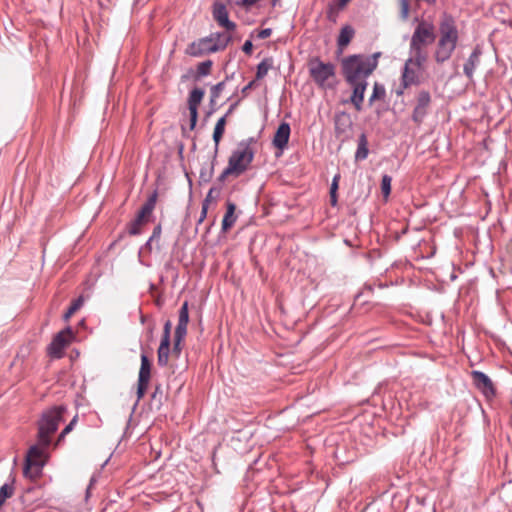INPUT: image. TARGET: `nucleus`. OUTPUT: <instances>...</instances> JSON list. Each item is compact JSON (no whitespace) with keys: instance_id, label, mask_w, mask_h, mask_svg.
Returning a JSON list of instances; mask_svg holds the SVG:
<instances>
[{"instance_id":"nucleus-41","label":"nucleus","mask_w":512,"mask_h":512,"mask_svg":"<svg viewBox=\"0 0 512 512\" xmlns=\"http://www.w3.org/2000/svg\"><path fill=\"white\" fill-rule=\"evenodd\" d=\"M149 382L138 380L137 386V398L138 400L142 399L146 393Z\"/></svg>"},{"instance_id":"nucleus-33","label":"nucleus","mask_w":512,"mask_h":512,"mask_svg":"<svg viewBox=\"0 0 512 512\" xmlns=\"http://www.w3.org/2000/svg\"><path fill=\"white\" fill-rule=\"evenodd\" d=\"M210 37L213 38L214 44L223 45V43H226V47L232 40V36L226 32L211 33Z\"/></svg>"},{"instance_id":"nucleus-47","label":"nucleus","mask_w":512,"mask_h":512,"mask_svg":"<svg viewBox=\"0 0 512 512\" xmlns=\"http://www.w3.org/2000/svg\"><path fill=\"white\" fill-rule=\"evenodd\" d=\"M252 50H253V43L251 40H246L242 46V51L245 53V54H251L252 53Z\"/></svg>"},{"instance_id":"nucleus-26","label":"nucleus","mask_w":512,"mask_h":512,"mask_svg":"<svg viewBox=\"0 0 512 512\" xmlns=\"http://www.w3.org/2000/svg\"><path fill=\"white\" fill-rule=\"evenodd\" d=\"M354 36V29L351 26H345L341 29L338 37V46L340 48L346 47Z\"/></svg>"},{"instance_id":"nucleus-32","label":"nucleus","mask_w":512,"mask_h":512,"mask_svg":"<svg viewBox=\"0 0 512 512\" xmlns=\"http://www.w3.org/2000/svg\"><path fill=\"white\" fill-rule=\"evenodd\" d=\"M272 66V60L265 58L257 65L256 80L264 78Z\"/></svg>"},{"instance_id":"nucleus-60","label":"nucleus","mask_w":512,"mask_h":512,"mask_svg":"<svg viewBox=\"0 0 512 512\" xmlns=\"http://www.w3.org/2000/svg\"><path fill=\"white\" fill-rule=\"evenodd\" d=\"M279 0H271L272 5L275 6Z\"/></svg>"},{"instance_id":"nucleus-50","label":"nucleus","mask_w":512,"mask_h":512,"mask_svg":"<svg viewBox=\"0 0 512 512\" xmlns=\"http://www.w3.org/2000/svg\"><path fill=\"white\" fill-rule=\"evenodd\" d=\"M208 209L209 208H207L206 205H202L201 213H200L199 219L197 221V225L201 224L205 220V218L207 217Z\"/></svg>"},{"instance_id":"nucleus-44","label":"nucleus","mask_w":512,"mask_h":512,"mask_svg":"<svg viewBox=\"0 0 512 512\" xmlns=\"http://www.w3.org/2000/svg\"><path fill=\"white\" fill-rule=\"evenodd\" d=\"M254 33H256V37L258 39H266V38L271 36L272 29L271 28H265V29H262V30H255L251 34L252 37L254 36Z\"/></svg>"},{"instance_id":"nucleus-37","label":"nucleus","mask_w":512,"mask_h":512,"mask_svg":"<svg viewBox=\"0 0 512 512\" xmlns=\"http://www.w3.org/2000/svg\"><path fill=\"white\" fill-rule=\"evenodd\" d=\"M229 176H233V177L237 178L236 177V172L229 165H227V167L217 177L215 184L221 185V188H222L226 178L229 177Z\"/></svg>"},{"instance_id":"nucleus-4","label":"nucleus","mask_w":512,"mask_h":512,"mask_svg":"<svg viewBox=\"0 0 512 512\" xmlns=\"http://www.w3.org/2000/svg\"><path fill=\"white\" fill-rule=\"evenodd\" d=\"M64 406H55L43 412L38 422V444L42 447H49L51 436L57 431L60 422L63 420Z\"/></svg>"},{"instance_id":"nucleus-1","label":"nucleus","mask_w":512,"mask_h":512,"mask_svg":"<svg viewBox=\"0 0 512 512\" xmlns=\"http://www.w3.org/2000/svg\"><path fill=\"white\" fill-rule=\"evenodd\" d=\"M189 323V306L188 301H184L179 309L178 323L176 325L173 337V349L170 351L172 323L166 320L163 326V333L159 345L157 346L154 337L155 323L149 322L146 331L141 338V352H182L184 346L182 342L187 335V326Z\"/></svg>"},{"instance_id":"nucleus-23","label":"nucleus","mask_w":512,"mask_h":512,"mask_svg":"<svg viewBox=\"0 0 512 512\" xmlns=\"http://www.w3.org/2000/svg\"><path fill=\"white\" fill-rule=\"evenodd\" d=\"M151 378V361L147 354H141V366L138 380L149 382Z\"/></svg>"},{"instance_id":"nucleus-30","label":"nucleus","mask_w":512,"mask_h":512,"mask_svg":"<svg viewBox=\"0 0 512 512\" xmlns=\"http://www.w3.org/2000/svg\"><path fill=\"white\" fill-rule=\"evenodd\" d=\"M213 61L208 59L198 64L195 75V80H199L202 77L208 76L211 73Z\"/></svg>"},{"instance_id":"nucleus-14","label":"nucleus","mask_w":512,"mask_h":512,"mask_svg":"<svg viewBox=\"0 0 512 512\" xmlns=\"http://www.w3.org/2000/svg\"><path fill=\"white\" fill-rule=\"evenodd\" d=\"M212 15L219 26L225 28L227 32L234 31L236 29L235 22L229 19L225 4L221 2H215L212 6Z\"/></svg>"},{"instance_id":"nucleus-40","label":"nucleus","mask_w":512,"mask_h":512,"mask_svg":"<svg viewBox=\"0 0 512 512\" xmlns=\"http://www.w3.org/2000/svg\"><path fill=\"white\" fill-rule=\"evenodd\" d=\"M398 3L400 8V16L403 20H406L409 17L410 2L409 0H398Z\"/></svg>"},{"instance_id":"nucleus-38","label":"nucleus","mask_w":512,"mask_h":512,"mask_svg":"<svg viewBox=\"0 0 512 512\" xmlns=\"http://www.w3.org/2000/svg\"><path fill=\"white\" fill-rule=\"evenodd\" d=\"M273 512H287L285 497L279 495L273 499Z\"/></svg>"},{"instance_id":"nucleus-2","label":"nucleus","mask_w":512,"mask_h":512,"mask_svg":"<svg viewBox=\"0 0 512 512\" xmlns=\"http://www.w3.org/2000/svg\"><path fill=\"white\" fill-rule=\"evenodd\" d=\"M379 53L371 56L352 55L342 60V70L346 82L367 80L378 65Z\"/></svg>"},{"instance_id":"nucleus-31","label":"nucleus","mask_w":512,"mask_h":512,"mask_svg":"<svg viewBox=\"0 0 512 512\" xmlns=\"http://www.w3.org/2000/svg\"><path fill=\"white\" fill-rule=\"evenodd\" d=\"M84 304V297L83 295L78 296L75 298L67 311L64 314V320H68L77 310H79Z\"/></svg>"},{"instance_id":"nucleus-7","label":"nucleus","mask_w":512,"mask_h":512,"mask_svg":"<svg viewBox=\"0 0 512 512\" xmlns=\"http://www.w3.org/2000/svg\"><path fill=\"white\" fill-rule=\"evenodd\" d=\"M225 48L226 43H223V45L214 44L213 38L208 35L190 43L187 46L185 53L192 57H201L206 54L222 51Z\"/></svg>"},{"instance_id":"nucleus-27","label":"nucleus","mask_w":512,"mask_h":512,"mask_svg":"<svg viewBox=\"0 0 512 512\" xmlns=\"http://www.w3.org/2000/svg\"><path fill=\"white\" fill-rule=\"evenodd\" d=\"M157 197H158V191H157V189H155L153 191V193L147 198V200L142 205V207L139 211L149 217L155 208V205L157 202Z\"/></svg>"},{"instance_id":"nucleus-58","label":"nucleus","mask_w":512,"mask_h":512,"mask_svg":"<svg viewBox=\"0 0 512 512\" xmlns=\"http://www.w3.org/2000/svg\"><path fill=\"white\" fill-rule=\"evenodd\" d=\"M52 359H61L65 354H50Z\"/></svg>"},{"instance_id":"nucleus-20","label":"nucleus","mask_w":512,"mask_h":512,"mask_svg":"<svg viewBox=\"0 0 512 512\" xmlns=\"http://www.w3.org/2000/svg\"><path fill=\"white\" fill-rule=\"evenodd\" d=\"M236 205L233 202H227V209L222 219L221 229L223 232L228 231L236 222V216L234 215Z\"/></svg>"},{"instance_id":"nucleus-24","label":"nucleus","mask_w":512,"mask_h":512,"mask_svg":"<svg viewBox=\"0 0 512 512\" xmlns=\"http://www.w3.org/2000/svg\"><path fill=\"white\" fill-rule=\"evenodd\" d=\"M480 52L474 50L464 65V73L468 78H472L474 70L479 63Z\"/></svg>"},{"instance_id":"nucleus-22","label":"nucleus","mask_w":512,"mask_h":512,"mask_svg":"<svg viewBox=\"0 0 512 512\" xmlns=\"http://www.w3.org/2000/svg\"><path fill=\"white\" fill-rule=\"evenodd\" d=\"M226 116H222L218 119V121L215 124L214 131H213V141L215 144L214 150L218 152L219 143L222 139V136L225 132V125H226Z\"/></svg>"},{"instance_id":"nucleus-53","label":"nucleus","mask_w":512,"mask_h":512,"mask_svg":"<svg viewBox=\"0 0 512 512\" xmlns=\"http://www.w3.org/2000/svg\"><path fill=\"white\" fill-rule=\"evenodd\" d=\"M214 200H216L214 196L210 195V193L208 192L205 199L202 201V205H206V207L209 208V204Z\"/></svg>"},{"instance_id":"nucleus-16","label":"nucleus","mask_w":512,"mask_h":512,"mask_svg":"<svg viewBox=\"0 0 512 512\" xmlns=\"http://www.w3.org/2000/svg\"><path fill=\"white\" fill-rule=\"evenodd\" d=\"M217 154L216 150H214L213 156L210 160L204 162L201 165L200 171H199V185L208 184L214 175V169L217 162Z\"/></svg>"},{"instance_id":"nucleus-17","label":"nucleus","mask_w":512,"mask_h":512,"mask_svg":"<svg viewBox=\"0 0 512 512\" xmlns=\"http://www.w3.org/2000/svg\"><path fill=\"white\" fill-rule=\"evenodd\" d=\"M431 102L429 92L421 91L417 96V105L413 111V120L420 123L426 114V110Z\"/></svg>"},{"instance_id":"nucleus-61","label":"nucleus","mask_w":512,"mask_h":512,"mask_svg":"<svg viewBox=\"0 0 512 512\" xmlns=\"http://www.w3.org/2000/svg\"><path fill=\"white\" fill-rule=\"evenodd\" d=\"M141 322L144 323L145 322V317L142 315L141 316Z\"/></svg>"},{"instance_id":"nucleus-11","label":"nucleus","mask_w":512,"mask_h":512,"mask_svg":"<svg viewBox=\"0 0 512 512\" xmlns=\"http://www.w3.org/2000/svg\"><path fill=\"white\" fill-rule=\"evenodd\" d=\"M424 63L425 62H417V57L414 55L406 61L402 73V82L405 88L418 83L419 70Z\"/></svg>"},{"instance_id":"nucleus-5","label":"nucleus","mask_w":512,"mask_h":512,"mask_svg":"<svg viewBox=\"0 0 512 512\" xmlns=\"http://www.w3.org/2000/svg\"><path fill=\"white\" fill-rule=\"evenodd\" d=\"M255 142L253 137L242 140L237 148L232 151L228 165L236 172V177L242 175L249 167L254 158V150L251 144Z\"/></svg>"},{"instance_id":"nucleus-34","label":"nucleus","mask_w":512,"mask_h":512,"mask_svg":"<svg viewBox=\"0 0 512 512\" xmlns=\"http://www.w3.org/2000/svg\"><path fill=\"white\" fill-rule=\"evenodd\" d=\"M43 447L38 445H33L29 448L26 458L27 462H31V459H42L43 457Z\"/></svg>"},{"instance_id":"nucleus-39","label":"nucleus","mask_w":512,"mask_h":512,"mask_svg":"<svg viewBox=\"0 0 512 512\" xmlns=\"http://www.w3.org/2000/svg\"><path fill=\"white\" fill-rule=\"evenodd\" d=\"M340 176L339 175H336L334 178H333V182L331 184V187H330V202H331V205H336L337 203V195H336V191L338 189V180H339Z\"/></svg>"},{"instance_id":"nucleus-42","label":"nucleus","mask_w":512,"mask_h":512,"mask_svg":"<svg viewBox=\"0 0 512 512\" xmlns=\"http://www.w3.org/2000/svg\"><path fill=\"white\" fill-rule=\"evenodd\" d=\"M385 90L383 87L379 86L377 83L374 85L373 94L370 98V101H374L376 99H380L384 96Z\"/></svg>"},{"instance_id":"nucleus-25","label":"nucleus","mask_w":512,"mask_h":512,"mask_svg":"<svg viewBox=\"0 0 512 512\" xmlns=\"http://www.w3.org/2000/svg\"><path fill=\"white\" fill-rule=\"evenodd\" d=\"M369 153L368 140L364 133H362L358 139V147L355 153V159L357 161L364 160L367 158Z\"/></svg>"},{"instance_id":"nucleus-6","label":"nucleus","mask_w":512,"mask_h":512,"mask_svg":"<svg viewBox=\"0 0 512 512\" xmlns=\"http://www.w3.org/2000/svg\"><path fill=\"white\" fill-rule=\"evenodd\" d=\"M309 72L313 80L321 87H331L335 80V65L319 59L310 60Z\"/></svg>"},{"instance_id":"nucleus-52","label":"nucleus","mask_w":512,"mask_h":512,"mask_svg":"<svg viewBox=\"0 0 512 512\" xmlns=\"http://www.w3.org/2000/svg\"><path fill=\"white\" fill-rule=\"evenodd\" d=\"M170 355L171 354H158V363L160 365H166Z\"/></svg>"},{"instance_id":"nucleus-21","label":"nucleus","mask_w":512,"mask_h":512,"mask_svg":"<svg viewBox=\"0 0 512 512\" xmlns=\"http://www.w3.org/2000/svg\"><path fill=\"white\" fill-rule=\"evenodd\" d=\"M148 216L138 211L134 220L127 224V232L131 236H137L141 234V225L148 221Z\"/></svg>"},{"instance_id":"nucleus-8","label":"nucleus","mask_w":512,"mask_h":512,"mask_svg":"<svg viewBox=\"0 0 512 512\" xmlns=\"http://www.w3.org/2000/svg\"><path fill=\"white\" fill-rule=\"evenodd\" d=\"M458 39L459 34L454 18L444 13L439 22V40L457 45Z\"/></svg>"},{"instance_id":"nucleus-59","label":"nucleus","mask_w":512,"mask_h":512,"mask_svg":"<svg viewBox=\"0 0 512 512\" xmlns=\"http://www.w3.org/2000/svg\"><path fill=\"white\" fill-rule=\"evenodd\" d=\"M235 73H231L229 75H226L225 79L226 83L234 78Z\"/></svg>"},{"instance_id":"nucleus-48","label":"nucleus","mask_w":512,"mask_h":512,"mask_svg":"<svg viewBox=\"0 0 512 512\" xmlns=\"http://www.w3.org/2000/svg\"><path fill=\"white\" fill-rule=\"evenodd\" d=\"M256 79L254 80H251L247 85H245L242 89H241V93L243 95V97L246 96V94L248 93L249 90H251L255 84H256Z\"/></svg>"},{"instance_id":"nucleus-54","label":"nucleus","mask_w":512,"mask_h":512,"mask_svg":"<svg viewBox=\"0 0 512 512\" xmlns=\"http://www.w3.org/2000/svg\"><path fill=\"white\" fill-rule=\"evenodd\" d=\"M342 119H345V120L349 121L348 117H346V116H343V117H337V118H336V121H335L336 131H337V132H340V126H339V125H340V121H341Z\"/></svg>"},{"instance_id":"nucleus-45","label":"nucleus","mask_w":512,"mask_h":512,"mask_svg":"<svg viewBox=\"0 0 512 512\" xmlns=\"http://www.w3.org/2000/svg\"><path fill=\"white\" fill-rule=\"evenodd\" d=\"M161 232H162V227L160 224L156 225L154 228H153V232H152V235L150 236V241H154V240H158L161 236Z\"/></svg>"},{"instance_id":"nucleus-13","label":"nucleus","mask_w":512,"mask_h":512,"mask_svg":"<svg viewBox=\"0 0 512 512\" xmlns=\"http://www.w3.org/2000/svg\"><path fill=\"white\" fill-rule=\"evenodd\" d=\"M287 118L288 114L285 113L283 116V121L279 125L272 140L273 146L277 149V151L275 152V156L277 158L283 155L284 148L288 144V122L286 121Z\"/></svg>"},{"instance_id":"nucleus-9","label":"nucleus","mask_w":512,"mask_h":512,"mask_svg":"<svg viewBox=\"0 0 512 512\" xmlns=\"http://www.w3.org/2000/svg\"><path fill=\"white\" fill-rule=\"evenodd\" d=\"M205 90L201 87H194L190 92L187 99L189 110V129L194 130L198 121V107L203 101Z\"/></svg>"},{"instance_id":"nucleus-18","label":"nucleus","mask_w":512,"mask_h":512,"mask_svg":"<svg viewBox=\"0 0 512 512\" xmlns=\"http://www.w3.org/2000/svg\"><path fill=\"white\" fill-rule=\"evenodd\" d=\"M44 465L45 461L42 459H31V462H27V458H25L23 475L31 480H36L42 475Z\"/></svg>"},{"instance_id":"nucleus-10","label":"nucleus","mask_w":512,"mask_h":512,"mask_svg":"<svg viewBox=\"0 0 512 512\" xmlns=\"http://www.w3.org/2000/svg\"><path fill=\"white\" fill-rule=\"evenodd\" d=\"M471 377L474 386L484 395L486 399H492L496 396V389L492 380L483 372L473 370Z\"/></svg>"},{"instance_id":"nucleus-55","label":"nucleus","mask_w":512,"mask_h":512,"mask_svg":"<svg viewBox=\"0 0 512 512\" xmlns=\"http://www.w3.org/2000/svg\"><path fill=\"white\" fill-rule=\"evenodd\" d=\"M160 394L162 395V389H161V386L160 385H157L155 387V390L154 392L152 393V399H155L157 397V395Z\"/></svg>"},{"instance_id":"nucleus-36","label":"nucleus","mask_w":512,"mask_h":512,"mask_svg":"<svg viewBox=\"0 0 512 512\" xmlns=\"http://www.w3.org/2000/svg\"><path fill=\"white\" fill-rule=\"evenodd\" d=\"M392 178L389 175H384L381 180V192L385 200L388 199L391 193Z\"/></svg>"},{"instance_id":"nucleus-43","label":"nucleus","mask_w":512,"mask_h":512,"mask_svg":"<svg viewBox=\"0 0 512 512\" xmlns=\"http://www.w3.org/2000/svg\"><path fill=\"white\" fill-rule=\"evenodd\" d=\"M76 417H74L70 423L68 425L65 426V428L61 431L59 437H58V442H60L61 440H63L65 438V436L70 432L72 431L75 423H76Z\"/></svg>"},{"instance_id":"nucleus-15","label":"nucleus","mask_w":512,"mask_h":512,"mask_svg":"<svg viewBox=\"0 0 512 512\" xmlns=\"http://www.w3.org/2000/svg\"><path fill=\"white\" fill-rule=\"evenodd\" d=\"M352 89V95L350 102L354 105L357 111L362 109V103L364 100V92L367 88V80L347 82Z\"/></svg>"},{"instance_id":"nucleus-49","label":"nucleus","mask_w":512,"mask_h":512,"mask_svg":"<svg viewBox=\"0 0 512 512\" xmlns=\"http://www.w3.org/2000/svg\"><path fill=\"white\" fill-rule=\"evenodd\" d=\"M152 242L153 241H150V237H149L148 240L145 242V244L143 246H141V248L139 250V256L144 251H147L149 253L152 251Z\"/></svg>"},{"instance_id":"nucleus-57","label":"nucleus","mask_w":512,"mask_h":512,"mask_svg":"<svg viewBox=\"0 0 512 512\" xmlns=\"http://www.w3.org/2000/svg\"><path fill=\"white\" fill-rule=\"evenodd\" d=\"M94 483H95V479L92 477V478H91V480H90L89 486L87 487V490H86V497H88V496H89V494H90V489H91V487L94 485Z\"/></svg>"},{"instance_id":"nucleus-3","label":"nucleus","mask_w":512,"mask_h":512,"mask_svg":"<svg viewBox=\"0 0 512 512\" xmlns=\"http://www.w3.org/2000/svg\"><path fill=\"white\" fill-rule=\"evenodd\" d=\"M435 37V28L432 23L421 21L417 25L410 41V51L417 57V62H426L427 47L435 41Z\"/></svg>"},{"instance_id":"nucleus-56","label":"nucleus","mask_w":512,"mask_h":512,"mask_svg":"<svg viewBox=\"0 0 512 512\" xmlns=\"http://www.w3.org/2000/svg\"><path fill=\"white\" fill-rule=\"evenodd\" d=\"M209 106H210V110L207 112V116H210L217 110L216 102L214 104H212V102L210 101Z\"/></svg>"},{"instance_id":"nucleus-28","label":"nucleus","mask_w":512,"mask_h":512,"mask_svg":"<svg viewBox=\"0 0 512 512\" xmlns=\"http://www.w3.org/2000/svg\"><path fill=\"white\" fill-rule=\"evenodd\" d=\"M14 482H15V478H12V481L10 484L5 483L0 487V505H3L8 498L13 496L14 491H15L14 485H13Z\"/></svg>"},{"instance_id":"nucleus-35","label":"nucleus","mask_w":512,"mask_h":512,"mask_svg":"<svg viewBox=\"0 0 512 512\" xmlns=\"http://www.w3.org/2000/svg\"><path fill=\"white\" fill-rule=\"evenodd\" d=\"M226 85V80H223L221 82H218L217 84L213 85L210 89V97L211 102L214 104L216 102V99L220 96L222 91L224 90Z\"/></svg>"},{"instance_id":"nucleus-29","label":"nucleus","mask_w":512,"mask_h":512,"mask_svg":"<svg viewBox=\"0 0 512 512\" xmlns=\"http://www.w3.org/2000/svg\"><path fill=\"white\" fill-rule=\"evenodd\" d=\"M350 0H335L329 5L327 16L330 20L335 21L338 11L344 8Z\"/></svg>"},{"instance_id":"nucleus-51","label":"nucleus","mask_w":512,"mask_h":512,"mask_svg":"<svg viewBox=\"0 0 512 512\" xmlns=\"http://www.w3.org/2000/svg\"><path fill=\"white\" fill-rule=\"evenodd\" d=\"M240 101H241V99H238V100H236L235 102H233V103L229 106L228 110L226 111V113H225V115H224V116H226V118H227L229 115H231V114L233 113V111H234V110L236 109V107L239 105Z\"/></svg>"},{"instance_id":"nucleus-19","label":"nucleus","mask_w":512,"mask_h":512,"mask_svg":"<svg viewBox=\"0 0 512 512\" xmlns=\"http://www.w3.org/2000/svg\"><path fill=\"white\" fill-rule=\"evenodd\" d=\"M457 45L453 43L444 42L438 39L436 49L434 52V58L437 63L446 62L453 54Z\"/></svg>"},{"instance_id":"nucleus-12","label":"nucleus","mask_w":512,"mask_h":512,"mask_svg":"<svg viewBox=\"0 0 512 512\" xmlns=\"http://www.w3.org/2000/svg\"><path fill=\"white\" fill-rule=\"evenodd\" d=\"M74 338L72 328L67 326L58 332L46 348V352H62Z\"/></svg>"},{"instance_id":"nucleus-46","label":"nucleus","mask_w":512,"mask_h":512,"mask_svg":"<svg viewBox=\"0 0 512 512\" xmlns=\"http://www.w3.org/2000/svg\"><path fill=\"white\" fill-rule=\"evenodd\" d=\"M221 190H222L221 185L215 184L214 186H212L209 189L208 192L210 193V195H213L215 199H217L221 194Z\"/></svg>"}]
</instances>
